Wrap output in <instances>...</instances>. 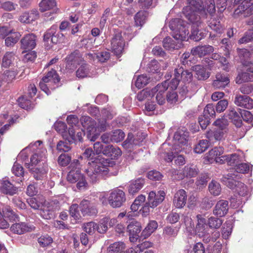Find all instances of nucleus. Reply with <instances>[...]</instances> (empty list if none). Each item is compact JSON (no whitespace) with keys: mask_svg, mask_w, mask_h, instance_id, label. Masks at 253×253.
Returning <instances> with one entry per match:
<instances>
[{"mask_svg":"<svg viewBox=\"0 0 253 253\" xmlns=\"http://www.w3.org/2000/svg\"><path fill=\"white\" fill-rule=\"evenodd\" d=\"M185 17L192 23L190 38L195 41H199L206 35L203 29L204 24L202 18L206 17V12L201 4L196 0H188L187 5L183 9Z\"/></svg>","mask_w":253,"mask_h":253,"instance_id":"nucleus-1","label":"nucleus"},{"mask_svg":"<svg viewBox=\"0 0 253 253\" xmlns=\"http://www.w3.org/2000/svg\"><path fill=\"white\" fill-rule=\"evenodd\" d=\"M83 157L91 160L88 163V167L85 171L92 182L96 181L101 177L110 175L107 160L99 156H96L92 149H86L83 154Z\"/></svg>","mask_w":253,"mask_h":253,"instance_id":"nucleus-2","label":"nucleus"},{"mask_svg":"<svg viewBox=\"0 0 253 253\" xmlns=\"http://www.w3.org/2000/svg\"><path fill=\"white\" fill-rule=\"evenodd\" d=\"M83 126L87 129V138L91 141H94L100 132L106 129L105 121L99 122L96 126V122L89 116H83L81 119Z\"/></svg>","mask_w":253,"mask_h":253,"instance_id":"nucleus-3","label":"nucleus"},{"mask_svg":"<svg viewBox=\"0 0 253 253\" xmlns=\"http://www.w3.org/2000/svg\"><path fill=\"white\" fill-rule=\"evenodd\" d=\"M133 37L131 27L126 29L123 34L116 31L111 41L112 51L117 56H120L124 51L126 41H129Z\"/></svg>","mask_w":253,"mask_h":253,"instance_id":"nucleus-4","label":"nucleus"},{"mask_svg":"<svg viewBox=\"0 0 253 253\" xmlns=\"http://www.w3.org/2000/svg\"><path fill=\"white\" fill-rule=\"evenodd\" d=\"M216 128L208 130L206 137L211 143L220 141L224 138L225 135L228 131V122L227 119L221 118L216 120L213 123Z\"/></svg>","mask_w":253,"mask_h":253,"instance_id":"nucleus-5","label":"nucleus"},{"mask_svg":"<svg viewBox=\"0 0 253 253\" xmlns=\"http://www.w3.org/2000/svg\"><path fill=\"white\" fill-rule=\"evenodd\" d=\"M66 198L61 195L55 197L49 202H45L41 206L40 214L44 219L52 218L55 212L60 209V206L66 201Z\"/></svg>","mask_w":253,"mask_h":253,"instance_id":"nucleus-6","label":"nucleus"},{"mask_svg":"<svg viewBox=\"0 0 253 253\" xmlns=\"http://www.w3.org/2000/svg\"><path fill=\"white\" fill-rule=\"evenodd\" d=\"M169 26L173 31L172 36L175 40L181 42L188 40L189 31L184 21L178 18L172 19L170 21Z\"/></svg>","mask_w":253,"mask_h":253,"instance_id":"nucleus-7","label":"nucleus"},{"mask_svg":"<svg viewBox=\"0 0 253 253\" xmlns=\"http://www.w3.org/2000/svg\"><path fill=\"white\" fill-rule=\"evenodd\" d=\"M46 150L42 149V153H35L31 158L30 164H26L28 168L34 172V177L37 179H41L45 174L46 171L44 169H41L40 168H35L37 164L41 161H43L46 158Z\"/></svg>","mask_w":253,"mask_h":253,"instance_id":"nucleus-8","label":"nucleus"},{"mask_svg":"<svg viewBox=\"0 0 253 253\" xmlns=\"http://www.w3.org/2000/svg\"><path fill=\"white\" fill-rule=\"evenodd\" d=\"M227 174L222 178L223 183L230 189L235 190L240 196H246L249 193V189L246 185L242 182L236 180V179H239L240 175L237 174L233 175L231 174Z\"/></svg>","mask_w":253,"mask_h":253,"instance_id":"nucleus-9","label":"nucleus"},{"mask_svg":"<svg viewBox=\"0 0 253 253\" xmlns=\"http://www.w3.org/2000/svg\"><path fill=\"white\" fill-rule=\"evenodd\" d=\"M59 81V77L56 71L52 70L42 78L39 83V86L42 91L48 95L50 93L49 89H53L57 87Z\"/></svg>","mask_w":253,"mask_h":253,"instance_id":"nucleus-10","label":"nucleus"},{"mask_svg":"<svg viewBox=\"0 0 253 253\" xmlns=\"http://www.w3.org/2000/svg\"><path fill=\"white\" fill-rule=\"evenodd\" d=\"M57 26L56 25H53L44 34L43 40L47 49H49L51 48V43L56 44L64 42L65 37L62 33L60 32L57 33Z\"/></svg>","mask_w":253,"mask_h":253,"instance_id":"nucleus-11","label":"nucleus"},{"mask_svg":"<svg viewBox=\"0 0 253 253\" xmlns=\"http://www.w3.org/2000/svg\"><path fill=\"white\" fill-rule=\"evenodd\" d=\"M196 218L197 223L195 229V233L198 236L203 238V241L208 243L210 241L211 237L207 220L205 216L202 214H198Z\"/></svg>","mask_w":253,"mask_h":253,"instance_id":"nucleus-12","label":"nucleus"},{"mask_svg":"<svg viewBox=\"0 0 253 253\" xmlns=\"http://www.w3.org/2000/svg\"><path fill=\"white\" fill-rule=\"evenodd\" d=\"M224 149L221 147H215L206 153L204 157L205 164L216 163L220 164H224Z\"/></svg>","mask_w":253,"mask_h":253,"instance_id":"nucleus-13","label":"nucleus"},{"mask_svg":"<svg viewBox=\"0 0 253 253\" xmlns=\"http://www.w3.org/2000/svg\"><path fill=\"white\" fill-rule=\"evenodd\" d=\"M188 132L183 129H180L175 132L173 136V149L174 153H178L184 150L187 144Z\"/></svg>","mask_w":253,"mask_h":253,"instance_id":"nucleus-14","label":"nucleus"},{"mask_svg":"<svg viewBox=\"0 0 253 253\" xmlns=\"http://www.w3.org/2000/svg\"><path fill=\"white\" fill-rule=\"evenodd\" d=\"M126 200L125 192L118 188H115L112 190L108 197L109 204L114 208L121 207Z\"/></svg>","mask_w":253,"mask_h":253,"instance_id":"nucleus-15","label":"nucleus"},{"mask_svg":"<svg viewBox=\"0 0 253 253\" xmlns=\"http://www.w3.org/2000/svg\"><path fill=\"white\" fill-rule=\"evenodd\" d=\"M182 172V173L181 172L176 169H172L171 171V176L173 179L178 180L182 179L184 177H195L197 175L198 170L196 166L187 165L184 167Z\"/></svg>","mask_w":253,"mask_h":253,"instance_id":"nucleus-16","label":"nucleus"},{"mask_svg":"<svg viewBox=\"0 0 253 253\" xmlns=\"http://www.w3.org/2000/svg\"><path fill=\"white\" fill-rule=\"evenodd\" d=\"M168 89V84L164 82L158 84L151 89V98H154L159 105H163L166 103V95L165 92Z\"/></svg>","mask_w":253,"mask_h":253,"instance_id":"nucleus-17","label":"nucleus"},{"mask_svg":"<svg viewBox=\"0 0 253 253\" xmlns=\"http://www.w3.org/2000/svg\"><path fill=\"white\" fill-rule=\"evenodd\" d=\"M234 14H243L244 17L253 15V0H243L235 10Z\"/></svg>","mask_w":253,"mask_h":253,"instance_id":"nucleus-18","label":"nucleus"},{"mask_svg":"<svg viewBox=\"0 0 253 253\" xmlns=\"http://www.w3.org/2000/svg\"><path fill=\"white\" fill-rule=\"evenodd\" d=\"M18 192V188L15 186L8 178H2L0 180V193L13 196Z\"/></svg>","mask_w":253,"mask_h":253,"instance_id":"nucleus-19","label":"nucleus"},{"mask_svg":"<svg viewBox=\"0 0 253 253\" xmlns=\"http://www.w3.org/2000/svg\"><path fill=\"white\" fill-rule=\"evenodd\" d=\"M238 54L245 69L251 73H253V63L249 60L251 52L246 49H238Z\"/></svg>","mask_w":253,"mask_h":253,"instance_id":"nucleus-20","label":"nucleus"},{"mask_svg":"<svg viewBox=\"0 0 253 253\" xmlns=\"http://www.w3.org/2000/svg\"><path fill=\"white\" fill-rule=\"evenodd\" d=\"M71 170L68 174L67 179L71 183H76L82 177L83 175L79 171L80 164L78 160H74L70 166Z\"/></svg>","mask_w":253,"mask_h":253,"instance_id":"nucleus-21","label":"nucleus"},{"mask_svg":"<svg viewBox=\"0 0 253 253\" xmlns=\"http://www.w3.org/2000/svg\"><path fill=\"white\" fill-rule=\"evenodd\" d=\"M141 230V224L138 221L132 220L129 223L127 227V231L129 233L131 242L134 243L137 240Z\"/></svg>","mask_w":253,"mask_h":253,"instance_id":"nucleus-22","label":"nucleus"},{"mask_svg":"<svg viewBox=\"0 0 253 253\" xmlns=\"http://www.w3.org/2000/svg\"><path fill=\"white\" fill-rule=\"evenodd\" d=\"M166 194L164 191H159L157 193L151 191L148 195V204L152 208L156 207L161 203L165 199Z\"/></svg>","mask_w":253,"mask_h":253,"instance_id":"nucleus-23","label":"nucleus"},{"mask_svg":"<svg viewBox=\"0 0 253 253\" xmlns=\"http://www.w3.org/2000/svg\"><path fill=\"white\" fill-rule=\"evenodd\" d=\"M21 47L27 51H31L36 45V37L33 34L26 35L21 41Z\"/></svg>","mask_w":253,"mask_h":253,"instance_id":"nucleus-24","label":"nucleus"},{"mask_svg":"<svg viewBox=\"0 0 253 253\" xmlns=\"http://www.w3.org/2000/svg\"><path fill=\"white\" fill-rule=\"evenodd\" d=\"M80 211L84 216L92 215L97 213V210L95 206L91 204L86 200H83L80 205Z\"/></svg>","mask_w":253,"mask_h":253,"instance_id":"nucleus-25","label":"nucleus"},{"mask_svg":"<svg viewBox=\"0 0 253 253\" xmlns=\"http://www.w3.org/2000/svg\"><path fill=\"white\" fill-rule=\"evenodd\" d=\"M234 103L236 105L247 109L253 108V99L247 95H237Z\"/></svg>","mask_w":253,"mask_h":253,"instance_id":"nucleus-26","label":"nucleus"},{"mask_svg":"<svg viewBox=\"0 0 253 253\" xmlns=\"http://www.w3.org/2000/svg\"><path fill=\"white\" fill-rule=\"evenodd\" d=\"M213 47L210 45H200L192 48L191 53L194 56L202 57L212 52Z\"/></svg>","mask_w":253,"mask_h":253,"instance_id":"nucleus-27","label":"nucleus"},{"mask_svg":"<svg viewBox=\"0 0 253 253\" xmlns=\"http://www.w3.org/2000/svg\"><path fill=\"white\" fill-rule=\"evenodd\" d=\"M187 194L185 190L180 189L174 194L173 203L174 206L178 209L183 208L186 204Z\"/></svg>","mask_w":253,"mask_h":253,"instance_id":"nucleus-28","label":"nucleus"},{"mask_svg":"<svg viewBox=\"0 0 253 253\" xmlns=\"http://www.w3.org/2000/svg\"><path fill=\"white\" fill-rule=\"evenodd\" d=\"M225 117L230 120L237 127H240L242 121L240 113H238L234 108L230 107L225 114Z\"/></svg>","mask_w":253,"mask_h":253,"instance_id":"nucleus-29","label":"nucleus"},{"mask_svg":"<svg viewBox=\"0 0 253 253\" xmlns=\"http://www.w3.org/2000/svg\"><path fill=\"white\" fill-rule=\"evenodd\" d=\"M174 72L175 76L178 77L183 83H187L189 84L192 80L193 75L191 72L188 70H184L182 66H178L175 68Z\"/></svg>","mask_w":253,"mask_h":253,"instance_id":"nucleus-30","label":"nucleus"},{"mask_svg":"<svg viewBox=\"0 0 253 253\" xmlns=\"http://www.w3.org/2000/svg\"><path fill=\"white\" fill-rule=\"evenodd\" d=\"M228 210V201L221 200L216 203L213 210V213L217 216L222 217L227 213Z\"/></svg>","mask_w":253,"mask_h":253,"instance_id":"nucleus-31","label":"nucleus"},{"mask_svg":"<svg viewBox=\"0 0 253 253\" xmlns=\"http://www.w3.org/2000/svg\"><path fill=\"white\" fill-rule=\"evenodd\" d=\"M163 43L164 47L170 52L179 49L182 46V42L173 40L170 37H166L164 39Z\"/></svg>","mask_w":253,"mask_h":253,"instance_id":"nucleus-32","label":"nucleus"},{"mask_svg":"<svg viewBox=\"0 0 253 253\" xmlns=\"http://www.w3.org/2000/svg\"><path fill=\"white\" fill-rule=\"evenodd\" d=\"M144 180L139 178L129 181L128 186V191L129 194L134 195L137 193L143 186Z\"/></svg>","mask_w":253,"mask_h":253,"instance_id":"nucleus-33","label":"nucleus"},{"mask_svg":"<svg viewBox=\"0 0 253 253\" xmlns=\"http://www.w3.org/2000/svg\"><path fill=\"white\" fill-rule=\"evenodd\" d=\"M192 69L196 74V77L199 80H205L210 77V73L201 65H196L192 67Z\"/></svg>","mask_w":253,"mask_h":253,"instance_id":"nucleus-34","label":"nucleus"},{"mask_svg":"<svg viewBox=\"0 0 253 253\" xmlns=\"http://www.w3.org/2000/svg\"><path fill=\"white\" fill-rule=\"evenodd\" d=\"M10 229L15 233L21 234L25 232L31 231L32 227L31 226H29L25 222H20L12 224L10 227Z\"/></svg>","mask_w":253,"mask_h":253,"instance_id":"nucleus-35","label":"nucleus"},{"mask_svg":"<svg viewBox=\"0 0 253 253\" xmlns=\"http://www.w3.org/2000/svg\"><path fill=\"white\" fill-rule=\"evenodd\" d=\"M229 83V79L224 74L218 73L216 75V79L213 82L214 87L219 88L225 87Z\"/></svg>","mask_w":253,"mask_h":253,"instance_id":"nucleus-36","label":"nucleus"},{"mask_svg":"<svg viewBox=\"0 0 253 253\" xmlns=\"http://www.w3.org/2000/svg\"><path fill=\"white\" fill-rule=\"evenodd\" d=\"M38 14L36 10H32L31 12H24L20 16L19 20L22 23H30L38 18Z\"/></svg>","mask_w":253,"mask_h":253,"instance_id":"nucleus-37","label":"nucleus"},{"mask_svg":"<svg viewBox=\"0 0 253 253\" xmlns=\"http://www.w3.org/2000/svg\"><path fill=\"white\" fill-rule=\"evenodd\" d=\"M126 248V244L123 242H116L111 244L107 248V253H122Z\"/></svg>","mask_w":253,"mask_h":253,"instance_id":"nucleus-38","label":"nucleus"},{"mask_svg":"<svg viewBox=\"0 0 253 253\" xmlns=\"http://www.w3.org/2000/svg\"><path fill=\"white\" fill-rule=\"evenodd\" d=\"M90 66L87 64H82L76 71L77 77L79 78H84L91 77L92 74L90 72Z\"/></svg>","mask_w":253,"mask_h":253,"instance_id":"nucleus-39","label":"nucleus"},{"mask_svg":"<svg viewBox=\"0 0 253 253\" xmlns=\"http://www.w3.org/2000/svg\"><path fill=\"white\" fill-rule=\"evenodd\" d=\"M158 225L155 220H151L142 232V236L147 238L150 236L158 228Z\"/></svg>","mask_w":253,"mask_h":253,"instance_id":"nucleus-40","label":"nucleus"},{"mask_svg":"<svg viewBox=\"0 0 253 253\" xmlns=\"http://www.w3.org/2000/svg\"><path fill=\"white\" fill-rule=\"evenodd\" d=\"M251 168L252 167L250 166V165L247 163L239 164L238 165H236L234 168L235 170L236 171V174L233 173L232 172V171H231L228 174L230 175V174H231L232 175H233L234 174H235V175L237 174L238 176L240 175V177H239V178H240L241 177V176H240L241 175L239 174L238 173H248L250 170ZM233 176L234 177V176Z\"/></svg>","mask_w":253,"mask_h":253,"instance_id":"nucleus-41","label":"nucleus"},{"mask_svg":"<svg viewBox=\"0 0 253 253\" xmlns=\"http://www.w3.org/2000/svg\"><path fill=\"white\" fill-rule=\"evenodd\" d=\"M211 144V143L210 141H209V139L201 140L198 143L195 145L194 151L196 153L201 154L209 148Z\"/></svg>","mask_w":253,"mask_h":253,"instance_id":"nucleus-42","label":"nucleus"},{"mask_svg":"<svg viewBox=\"0 0 253 253\" xmlns=\"http://www.w3.org/2000/svg\"><path fill=\"white\" fill-rule=\"evenodd\" d=\"M147 13L145 11H140L138 12L134 17L135 25L137 27H142L145 23Z\"/></svg>","mask_w":253,"mask_h":253,"instance_id":"nucleus-43","label":"nucleus"},{"mask_svg":"<svg viewBox=\"0 0 253 253\" xmlns=\"http://www.w3.org/2000/svg\"><path fill=\"white\" fill-rule=\"evenodd\" d=\"M224 163H227L228 165L236 166L238 164L240 159L238 154L234 153L223 156Z\"/></svg>","mask_w":253,"mask_h":253,"instance_id":"nucleus-44","label":"nucleus"},{"mask_svg":"<svg viewBox=\"0 0 253 253\" xmlns=\"http://www.w3.org/2000/svg\"><path fill=\"white\" fill-rule=\"evenodd\" d=\"M56 6L55 0H42L40 3V9L42 11H45L53 9Z\"/></svg>","mask_w":253,"mask_h":253,"instance_id":"nucleus-45","label":"nucleus"},{"mask_svg":"<svg viewBox=\"0 0 253 253\" xmlns=\"http://www.w3.org/2000/svg\"><path fill=\"white\" fill-rule=\"evenodd\" d=\"M209 27L216 33L221 34L223 32V28L219 21L214 18H211L209 22Z\"/></svg>","mask_w":253,"mask_h":253,"instance_id":"nucleus-46","label":"nucleus"},{"mask_svg":"<svg viewBox=\"0 0 253 253\" xmlns=\"http://www.w3.org/2000/svg\"><path fill=\"white\" fill-rule=\"evenodd\" d=\"M136 145H138V142L135 141L131 133H128L126 139L123 143V146L125 149L130 151L134 146Z\"/></svg>","mask_w":253,"mask_h":253,"instance_id":"nucleus-47","label":"nucleus"},{"mask_svg":"<svg viewBox=\"0 0 253 253\" xmlns=\"http://www.w3.org/2000/svg\"><path fill=\"white\" fill-rule=\"evenodd\" d=\"M209 190L210 193L213 196H218L221 191L220 184L214 180H212L209 185Z\"/></svg>","mask_w":253,"mask_h":253,"instance_id":"nucleus-48","label":"nucleus"},{"mask_svg":"<svg viewBox=\"0 0 253 253\" xmlns=\"http://www.w3.org/2000/svg\"><path fill=\"white\" fill-rule=\"evenodd\" d=\"M16 56L12 52H7L3 57L2 66L5 68L9 67L15 59Z\"/></svg>","mask_w":253,"mask_h":253,"instance_id":"nucleus-49","label":"nucleus"},{"mask_svg":"<svg viewBox=\"0 0 253 253\" xmlns=\"http://www.w3.org/2000/svg\"><path fill=\"white\" fill-rule=\"evenodd\" d=\"M253 81V76L246 72L239 73L236 79V83L241 84L244 82H252Z\"/></svg>","mask_w":253,"mask_h":253,"instance_id":"nucleus-50","label":"nucleus"},{"mask_svg":"<svg viewBox=\"0 0 253 253\" xmlns=\"http://www.w3.org/2000/svg\"><path fill=\"white\" fill-rule=\"evenodd\" d=\"M10 34L5 40V44L7 46H12L15 44L21 36L20 33L18 32L11 33Z\"/></svg>","mask_w":253,"mask_h":253,"instance_id":"nucleus-51","label":"nucleus"},{"mask_svg":"<svg viewBox=\"0 0 253 253\" xmlns=\"http://www.w3.org/2000/svg\"><path fill=\"white\" fill-rule=\"evenodd\" d=\"M145 200L146 198L144 195H139L131 205L130 209L131 211L133 212L136 211L139 209L140 206L145 202Z\"/></svg>","mask_w":253,"mask_h":253,"instance_id":"nucleus-52","label":"nucleus"},{"mask_svg":"<svg viewBox=\"0 0 253 253\" xmlns=\"http://www.w3.org/2000/svg\"><path fill=\"white\" fill-rule=\"evenodd\" d=\"M84 231L89 235H93L96 230L97 224L94 222H88L85 223L83 226Z\"/></svg>","mask_w":253,"mask_h":253,"instance_id":"nucleus-53","label":"nucleus"},{"mask_svg":"<svg viewBox=\"0 0 253 253\" xmlns=\"http://www.w3.org/2000/svg\"><path fill=\"white\" fill-rule=\"evenodd\" d=\"M125 136V133L121 129H116L112 132L111 139L112 141L119 142L122 141Z\"/></svg>","mask_w":253,"mask_h":253,"instance_id":"nucleus-54","label":"nucleus"},{"mask_svg":"<svg viewBox=\"0 0 253 253\" xmlns=\"http://www.w3.org/2000/svg\"><path fill=\"white\" fill-rule=\"evenodd\" d=\"M42 142L38 140L33 143H31L27 147L25 148V150L30 149L31 151L35 152V153H42V150L44 149L42 148Z\"/></svg>","mask_w":253,"mask_h":253,"instance_id":"nucleus-55","label":"nucleus"},{"mask_svg":"<svg viewBox=\"0 0 253 253\" xmlns=\"http://www.w3.org/2000/svg\"><path fill=\"white\" fill-rule=\"evenodd\" d=\"M253 41V29L249 30L238 41L240 44L247 43Z\"/></svg>","mask_w":253,"mask_h":253,"instance_id":"nucleus-56","label":"nucleus"},{"mask_svg":"<svg viewBox=\"0 0 253 253\" xmlns=\"http://www.w3.org/2000/svg\"><path fill=\"white\" fill-rule=\"evenodd\" d=\"M166 96L167 101L169 104H175L178 101V95L175 90L169 89Z\"/></svg>","mask_w":253,"mask_h":253,"instance_id":"nucleus-57","label":"nucleus"},{"mask_svg":"<svg viewBox=\"0 0 253 253\" xmlns=\"http://www.w3.org/2000/svg\"><path fill=\"white\" fill-rule=\"evenodd\" d=\"M149 78L146 75L139 76L135 82V85L137 87L140 88L146 85L149 81Z\"/></svg>","mask_w":253,"mask_h":253,"instance_id":"nucleus-58","label":"nucleus"},{"mask_svg":"<svg viewBox=\"0 0 253 253\" xmlns=\"http://www.w3.org/2000/svg\"><path fill=\"white\" fill-rule=\"evenodd\" d=\"M203 115L205 116L210 118H214L215 117V111L213 104H208L205 107L203 112Z\"/></svg>","mask_w":253,"mask_h":253,"instance_id":"nucleus-59","label":"nucleus"},{"mask_svg":"<svg viewBox=\"0 0 253 253\" xmlns=\"http://www.w3.org/2000/svg\"><path fill=\"white\" fill-rule=\"evenodd\" d=\"M12 172L15 176L17 177H23L24 173L23 167L19 164L14 163L12 168Z\"/></svg>","mask_w":253,"mask_h":253,"instance_id":"nucleus-60","label":"nucleus"},{"mask_svg":"<svg viewBox=\"0 0 253 253\" xmlns=\"http://www.w3.org/2000/svg\"><path fill=\"white\" fill-rule=\"evenodd\" d=\"M208 221L209 227L213 228H219L222 223L221 219L213 216L210 217Z\"/></svg>","mask_w":253,"mask_h":253,"instance_id":"nucleus-61","label":"nucleus"},{"mask_svg":"<svg viewBox=\"0 0 253 253\" xmlns=\"http://www.w3.org/2000/svg\"><path fill=\"white\" fill-rule=\"evenodd\" d=\"M151 89H149L148 88L143 89L140 91L137 95V99L142 101L145 100L146 98H151L152 94H151Z\"/></svg>","mask_w":253,"mask_h":253,"instance_id":"nucleus-62","label":"nucleus"},{"mask_svg":"<svg viewBox=\"0 0 253 253\" xmlns=\"http://www.w3.org/2000/svg\"><path fill=\"white\" fill-rule=\"evenodd\" d=\"M18 103L20 107L28 110L31 108V101L25 97L22 96L18 98Z\"/></svg>","mask_w":253,"mask_h":253,"instance_id":"nucleus-63","label":"nucleus"},{"mask_svg":"<svg viewBox=\"0 0 253 253\" xmlns=\"http://www.w3.org/2000/svg\"><path fill=\"white\" fill-rule=\"evenodd\" d=\"M108 229L107 217L102 218L97 224L96 230L100 233H104Z\"/></svg>","mask_w":253,"mask_h":253,"instance_id":"nucleus-64","label":"nucleus"}]
</instances>
